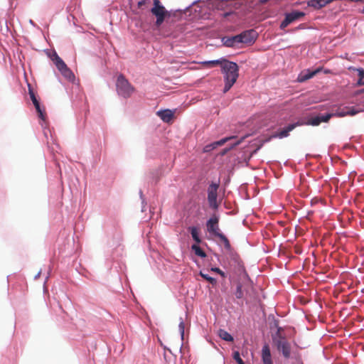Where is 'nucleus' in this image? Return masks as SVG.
<instances>
[{"label":"nucleus","mask_w":364,"mask_h":364,"mask_svg":"<svg viewBox=\"0 0 364 364\" xmlns=\"http://www.w3.org/2000/svg\"><path fill=\"white\" fill-rule=\"evenodd\" d=\"M235 137L236 136H229V137H225V138L222 139H220L219 141H215V142L212 143V146L213 147L217 148L218 146L223 145L228 141H229V140H230L232 139H235Z\"/></svg>","instance_id":"nucleus-26"},{"label":"nucleus","mask_w":364,"mask_h":364,"mask_svg":"<svg viewBox=\"0 0 364 364\" xmlns=\"http://www.w3.org/2000/svg\"><path fill=\"white\" fill-rule=\"evenodd\" d=\"M329 4H331V0H309L307 1L308 6L316 10H319Z\"/></svg>","instance_id":"nucleus-11"},{"label":"nucleus","mask_w":364,"mask_h":364,"mask_svg":"<svg viewBox=\"0 0 364 364\" xmlns=\"http://www.w3.org/2000/svg\"><path fill=\"white\" fill-rule=\"evenodd\" d=\"M219 185L218 183H212L208 188V200L210 208L217 209L218 204L217 202L218 189Z\"/></svg>","instance_id":"nucleus-3"},{"label":"nucleus","mask_w":364,"mask_h":364,"mask_svg":"<svg viewBox=\"0 0 364 364\" xmlns=\"http://www.w3.org/2000/svg\"><path fill=\"white\" fill-rule=\"evenodd\" d=\"M268 1H269V0H260V1H261L262 3H266V2H267Z\"/></svg>","instance_id":"nucleus-38"},{"label":"nucleus","mask_w":364,"mask_h":364,"mask_svg":"<svg viewBox=\"0 0 364 364\" xmlns=\"http://www.w3.org/2000/svg\"><path fill=\"white\" fill-rule=\"evenodd\" d=\"M224 75L225 87L223 92H227L233 86L239 76V67L236 63L225 60L222 67Z\"/></svg>","instance_id":"nucleus-1"},{"label":"nucleus","mask_w":364,"mask_h":364,"mask_svg":"<svg viewBox=\"0 0 364 364\" xmlns=\"http://www.w3.org/2000/svg\"><path fill=\"white\" fill-rule=\"evenodd\" d=\"M332 117V114H326L323 116H316L310 118L305 124L311 126H318L321 122H328Z\"/></svg>","instance_id":"nucleus-9"},{"label":"nucleus","mask_w":364,"mask_h":364,"mask_svg":"<svg viewBox=\"0 0 364 364\" xmlns=\"http://www.w3.org/2000/svg\"><path fill=\"white\" fill-rule=\"evenodd\" d=\"M161 34L165 37L173 36V38H176L178 36L177 34L174 33L173 32H171L168 31H164V30L161 31Z\"/></svg>","instance_id":"nucleus-33"},{"label":"nucleus","mask_w":364,"mask_h":364,"mask_svg":"<svg viewBox=\"0 0 364 364\" xmlns=\"http://www.w3.org/2000/svg\"><path fill=\"white\" fill-rule=\"evenodd\" d=\"M28 93L31 97V100H32L33 104L35 106V108L38 114V117L43 121L46 119V113L41 108L40 103L38 101V100L36 97V95L31 89V87L29 86L28 89Z\"/></svg>","instance_id":"nucleus-8"},{"label":"nucleus","mask_w":364,"mask_h":364,"mask_svg":"<svg viewBox=\"0 0 364 364\" xmlns=\"http://www.w3.org/2000/svg\"><path fill=\"white\" fill-rule=\"evenodd\" d=\"M189 230H190V232H191V236H192L193 239L197 243H200L201 242V240L199 237V232H198V228H196V227H191L189 228Z\"/></svg>","instance_id":"nucleus-22"},{"label":"nucleus","mask_w":364,"mask_h":364,"mask_svg":"<svg viewBox=\"0 0 364 364\" xmlns=\"http://www.w3.org/2000/svg\"><path fill=\"white\" fill-rule=\"evenodd\" d=\"M303 124V123H296V124H289L287 127L281 130L279 132L274 134L273 137H279L280 139L287 137L289 135V133L292 131L297 125Z\"/></svg>","instance_id":"nucleus-12"},{"label":"nucleus","mask_w":364,"mask_h":364,"mask_svg":"<svg viewBox=\"0 0 364 364\" xmlns=\"http://www.w3.org/2000/svg\"><path fill=\"white\" fill-rule=\"evenodd\" d=\"M157 115L164 122H170L173 118V113L170 109L159 111Z\"/></svg>","instance_id":"nucleus-16"},{"label":"nucleus","mask_w":364,"mask_h":364,"mask_svg":"<svg viewBox=\"0 0 364 364\" xmlns=\"http://www.w3.org/2000/svg\"><path fill=\"white\" fill-rule=\"evenodd\" d=\"M361 13L362 14H364V8L363 9V10L361 11Z\"/></svg>","instance_id":"nucleus-39"},{"label":"nucleus","mask_w":364,"mask_h":364,"mask_svg":"<svg viewBox=\"0 0 364 364\" xmlns=\"http://www.w3.org/2000/svg\"><path fill=\"white\" fill-rule=\"evenodd\" d=\"M359 79L358 80V85H364V70L358 69Z\"/></svg>","instance_id":"nucleus-29"},{"label":"nucleus","mask_w":364,"mask_h":364,"mask_svg":"<svg viewBox=\"0 0 364 364\" xmlns=\"http://www.w3.org/2000/svg\"><path fill=\"white\" fill-rule=\"evenodd\" d=\"M238 36L240 37V43L252 44L255 42L257 38V33L254 30H248Z\"/></svg>","instance_id":"nucleus-7"},{"label":"nucleus","mask_w":364,"mask_h":364,"mask_svg":"<svg viewBox=\"0 0 364 364\" xmlns=\"http://www.w3.org/2000/svg\"><path fill=\"white\" fill-rule=\"evenodd\" d=\"M220 240V241L224 244V246L227 249V250H230V247H231V245H230V243L228 240V239L227 238V237L223 235L222 232L220 234H219L218 236H217Z\"/></svg>","instance_id":"nucleus-24"},{"label":"nucleus","mask_w":364,"mask_h":364,"mask_svg":"<svg viewBox=\"0 0 364 364\" xmlns=\"http://www.w3.org/2000/svg\"><path fill=\"white\" fill-rule=\"evenodd\" d=\"M262 359L264 364H273L270 349L268 345H264L262 347Z\"/></svg>","instance_id":"nucleus-13"},{"label":"nucleus","mask_w":364,"mask_h":364,"mask_svg":"<svg viewBox=\"0 0 364 364\" xmlns=\"http://www.w3.org/2000/svg\"><path fill=\"white\" fill-rule=\"evenodd\" d=\"M192 250L194 251L195 254L200 257H205V252L197 245H192Z\"/></svg>","instance_id":"nucleus-23"},{"label":"nucleus","mask_w":364,"mask_h":364,"mask_svg":"<svg viewBox=\"0 0 364 364\" xmlns=\"http://www.w3.org/2000/svg\"><path fill=\"white\" fill-rule=\"evenodd\" d=\"M151 12L155 16L168 14V11L164 6L161 5L159 0H154V7L151 9Z\"/></svg>","instance_id":"nucleus-10"},{"label":"nucleus","mask_w":364,"mask_h":364,"mask_svg":"<svg viewBox=\"0 0 364 364\" xmlns=\"http://www.w3.org/2000/svg\"><path fill=\"white\" fill-rule=\"evenodd\" d=\"M215 149V147H213L212 146V144H208V145L205 146L204 151L208 152V151H210L213 150Z\"/></svg>","instance_id":"nucleus-36"},{"label":"nucleus","mask_w":364,"mask_h":364,"mask_svg":"<svg viewBox=\"0 0 364 364\" xmlns=\"http://www.w3.org/2000/svg\"><path fill=\"white\" fill-rule=\"evenodd\" d=\"M223 41V44L227 47H237L238 44L240 43L238 35L230 38H224Z\"/></svg>","instance_id":"nucleus-15"},{"label":"nucleus","mask_w":364,"mask_h":364,"mask_svg":"<svg viewBox=\"0 0 364 364\" xmlns=\"http://www.w3.org/2000/svg\"><path fill=\"white\" fill-rule=\"evenodd\" d=\"M218 218L216 215H213L207 221L206 223L208 231L215 237L221 233L218 225Z\"/></svg>","instance_id":"nucleus-6"},{"label":"nucleus","mask_w":364,"mask_h":364,"mask_svg":"<svg viewBox=\"0 0 364 364\" xmlns=\"http://www.w3.org/2000/svg\"><path fill=\"white\" fill-rule=\"evenodd\" d=\"M362 92H364V89L361 91Z\"/></svg>","instance_id":"nucleus-40"},{"label":"nucleus","mask_w":364,"mask_h":364,"mask_svg":"<svg viewBox=\"0 0 364 364\" xmlns=\"http://www.w3.org/2000/svg\"><path fill=\"white\" fill-rule=\"evenodd\" d=\"M321 68H317L313 71H311L309 70H306V73H301L299 76V80L300 82L306 81L311 77H313L314 75H316L317 73H318L321 71Z\"/></svg>","instance_id":"nucleus-18"},{"label":"nucleus","mask_w":364,"mask_h":364,"mask_svg":"<svg viewBox=\"0 0 364 364\" xmlns=\"http://www.w3.org/2000/svg\"><path fill=\"white\" fill-rule=\"evenodd\" d=\"M200 275L205 280L208 281L213 285L216 284L217 281L215 278L210 277L207 274H204L202 272H200Z\"/></svg>","instance_id":"nucleus-28"},{"label":"nucleus","mask_w":364,"mask_h":364,"mask_svg":"<svg viewBox=\"0 0 364 364\" xmlns=\"http://www.w3.org/2000/svg\"><path fill=\"white\" fill-rule=\"evenodd\" d=\"M179 329L181 331V336L183 337L184 334V323L183 321H181L178 325Z\"/></svg>","instance_id":"nucleus-34"},{"label":"nucleus","mask_w":364,"mask_h":364,"mask_svg":"<svg viewBox=\"0 0 364 364\" xmlns=\"http://www.w3.org/2000/svg\"><path fill=\"white\" fill-rule=\"evenodd\" d=\"M240 142H241V141H237L236 143H235V144H234L233 146H237V145L240 144Z\"/></svg>","instance_id":"nucleus-37"},{"label":"nucleus","mask_w":364,"mask_h":364,"mask_svg":"<svg viewBox=\"0 0 364 364\" xmlns=\"http://www.w3.org/2000/svg\"><path fill=\"white\" fill-rule=\"evenodd\" d=\"M233 358L237 363V364H245L244 361L240 358V355L238 351H235L233 353Z\"/></svg>","instance_id":"nucleus-31"},{"label":"nucleus","mask_w":364,"mask_h":364,"mask_svg":"<svg viewBox=\"0 0 364 364\" xmlns=\"http://www.w3.org/2000/svg\"><path fill=\"white\" fill-rule=\"evenodd\" d=\"M212 271L220 274L222 277H225L224 272L218 267H214L211 269Z\"/></svg>","instance_id":"nucleus-35"},{"label":"nucleus","mask_w":364,"mask_h":364,"mask_svg":"<svg viewBox=\"0 0 364 364\" xmlns=\"http://www.w3.org/2000/svg\"><path fill=\"white\" fill-rule=\"evenodd\" d=\"M225 60V58H221L220 60L203 61L200 63L205 68H212L217 65H220L222 67Z\"/></svg>","instance_id":"nucleus-19"},{"label":"nucleus","mask_w":364,"mask_h":364,"mask_svg":"<svg viewBox=\"0 0 364 364\" xmlns=\"http://www.w3.org/2000/svg\"><path fill=\"white\" fill-rule=\"evenodd\" d=\"M116 86L117 93L124 98L129 97L134 91V87L122 75L117 77Z\"/></svg>","instance_id":"nucleus-2"},{"label":"nucleus","mask_w":364,"mask_h":364,"mask_svg":"<svg viewBox=\"0 0 364 364\" xmlns=\"http://www.w3.org/2000/svg\"><path fill=\"white\" fill-rule=\"evenodd\" d=\"M346 111L338 110L335 113H329V114H332V117H343L347 115L353 116L358 113V111L355 110L353 108L346 107Z\"/></svg>","instance_id":"nucleus-14"},{"label":"nucleus","mask_w":364,"mask_h":364,"mask_svg":"<svg viewBox=\"0 0 364 364\" xmlns=\"http://www.w3.org/2000/svg\"><path fill=\"white\" fill-rule=\"evenodd\" d=\"M220 338L226 341H233V337L226 331L220 329L218 331Z\"/></svg>","instance_id":"nucleus-21"},{"label":"nucleus","mask_w":364,"mask_h":364,"mask_svg":"<svg viewBox=\"0 0 364 364\" xmlns=\"http://www.w3.org/2000/svg\"><path fill=\"white\" fill-rule=\"evenodd\" d=\"M305 16V13L299 11H293L290 13L285 14V18L282 21L280 25L281 28H286L290 23L303 18Z\"/></svg>","instance_id":"nucleus-4"},{"label":"nucleus","mask_w":364,"mask_h":364,"mask_svg":"<svg viewBox=\"0 0 364 364\" xmlns=\"http://www.w3.org/2000/svg\"><path fill=\"white\" fill-rule=\"evenodd\" d=\"M51 60L53 61L59 71L68 67L65 62L58 56L55 52H54V53L52 55Z\"/></svg>","instance_id":"nucleus-17"},{"label":"nucleus","mask_w":364,"mask_h":364,"mask_svg":"<svg viewBox=\"0 0 364 364\" xmlns=\"http://www.w3.org/2000/svg\"><path fill=\"white\" fill-rule=\"evenodd\" d=\"M235 295L237 299H242L244 296L243 291L242 289V285L240 284H238L237 285L236 291L235 292Z\"/></svg>","instance_id":"nucleus-30"},{"label":"nucleus","mask_w":364,"mask_h":364,"mask_svg":"<svg viewBox=\"0 0 364 364\" xmlns=\"http://www.w3.org/2000/svg\"><path fill=\"white\" fill-rule=\"evenodd\" d=\"M279 351L282 352L285 358H289L291 355V344L286 339L274 340Z\"/></svg>","instance_id":"nucleus-5"},{"label":"nucleus","mask_w":364,"mask_h":364,"mask_svg":"<svg viewBox=\"0 0 364 364\" xmlns=\"http://www.w3.org/2000/svg\"><path fill=\"white\" fill-rule=\"evenodd\" d=\"M283 331V328L280 326L277 327V331L275 335L274 339H286L285 337L282 335V332Z\"/></svg>","instance_id":"nucleus-32"},{"label":"nucleus","mask_w":364,"mask_h":364,"mask_svg":"<svg viewBox=\"0 0 364 364\" xmlns=\"http://www.w3.org/2000/svg\"><path fill=\"white\" fill-rule=\"evenodd\" d=\"M60 73L68 80L73 81L75 79V75L72 70L66 67L65 68L61 70Z\"/></svg>","instance_id":"nucleus-20"},{"label":"nucleus","mask_w":364,"mask_h":364,"mask_svg":"<svg viewBox=\"0 0 364 364\" xmlns=\"http://www.w3.org/2000/svg\"><path fill=\"white\" fill-rule=\"evenodd\" d=\"M235 137L236 136H229V137H225V138L222 139H220L219 141H215V142L212 143V146L213 147L217 148L218 146L223 145L228 141H229V140H230L232 139H235Z\"/></svg>","instance_id":"nucleus-25"},{"label":"nucleus","mask_w":364,"mask_h":364,"mask_svg":"<svg viewBox=\"0 0 364 364\" xmlns=\"http://www.w3.org/2000/svg\"><path fill=\"white\" fill-rule=\"evenodd\" d=\"M166 16V15H161V16H156V21L155 23V26L157 29H160L161 24L163 23V22L165 20Z\"/></svg>","instance_id":"nucleus-27"}]
</instances>
